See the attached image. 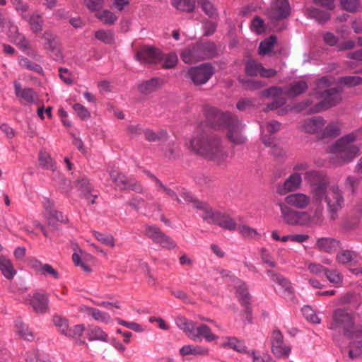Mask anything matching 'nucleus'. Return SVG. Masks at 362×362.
Masks as SVG:
<instances>
[{"mask_svg":"<svg viewBox=\"0 0 362 362\" xmlns=\"http://www.w3.org/2000/svg\"><path fill=\"white\" fill-rule=\"evenodd\" d=\"M74 248V252L72 255V260L74 264L77 267H80L84 272H91V262H93V257L91 255L86 253L82 251L80 248L76 246Z\"/></svg>","mask_w":362,"mask_h":362,"instance_id":"obj_19","label":"nucleus"},{"mask_svg":"<svg viewBox=\"0 0 362 362\" xmlns=\"http://www.w3.org/2000/svg\"><path fill=\"white\" fill-rule=\"evenodd\" d=\"M19 64L24 69L33 70L36 72H40L42 71V67L40 65L32 62L25 57H21L19 59Z\"/></svg>","mask_w":362,"mask_h":362,"instance_id":"obj_58","label":"nucleus"},{"mask_svg":"<svg viewBox=\"0 0 362 362\" xmlns=\"http://www.w3.org/2000/svg\"><path fill=\"white\" fill-rule=\"evenodd\" d=\"M16 95L20 98V101L23 105L34 103L36 98V93L31 88H22L19 82H14Z\"/></svg>","mask_w":362,"mask_h":362,"instance_id":"obj_24","label":"nucleus"},{"mask_svg":"<svg viewBox=\"0 0 362 362\" xmlns=\"http://www.w3.org/2000/svg\"><path fill=\"white\" fill-rule=\"evenodd\" d=\"M214 74L213 67L204 64L199 66L192 67L188 71V75L192 81L197 85L206 83Z\"/></svg>","mask_w":362,"mask_h":362,"instance_id":"obj_10","label":"nucleus"},{"mask_svg":"<svg viewBox=\"0 0 362 362\" xmlns=\"http://www.w3.org/2000/svg\"><path fill=\"white\" fill-rule=\"evenodd\" d=\"M341 133L340 124L337 122H332L328 124L322 129L320 133V139L334 138L339 136Z\"/></svg>","mask_w":362,"mask_h":362,"instance_id":"obj_35","label":"nucleus"},{"mask_svg":"<svg viewBox=\"0 0 362 362\" xmlns=\"http://www.w3.org/2000/svg\"><path fill=\"white\" fill-rule=\"evenodd\" d=\"M163 81L158 78H152L146 81L139 85V90L141 93L145 94L151 93L162 86Z\"/></svg>","mask_w":362,"mask_h":362,"instance_id":"obj_41","label":"nucleus"},{"mask_svg":"<svg viewBox=\"0 0 362 362\" xmlns=\"http://www.w3.org/2000/svg\"><path fill=\"white\" fill-rule=\"evenodd\" d=\"M10 37H11L12 41L19 47V48L22 49L23 50H26L30 49V42L26 37L19 33L18 32L17 28L16 26H13L10 29Z\"/></svg>","mask_w":362,"mask_h":362,"instance_id":"obj_33","label":"nucleus"},{"mask_svg":"<svg viewBox=\"0 0 362 362\" xmlns=\"http://www.w3.org/2000/svg\"><path fill=\"white\" fill-rule=\"evenodd\" d=\"M302 313L308 321L315 324L320 323V318L317 317L311 307L308 305L304 306L302 308Z\"/></svg>","mask_w":362,"mask_h":362,"instance_id":"obj_56","label":"nucleus"},{"mask_svg":"<svg viewBox=\"0 0 362 362\" xmlns=\"http://www.w3.org/2000/svg\"><path fill=\"white\" fill-rule=\"evenodd\" d=\"M44 40L43 46L49 54L56 60L62 58V53L57 41L54 35L49 32H45L42 35Z\"/></svg>","mask_w":362,"mask_h":362,"instance_id":"obj_20","label":"nucleus"},{"mask_svg":"<svg viewBox=\"0 0 362 362\" xmlns=\"http://www.w3.org/2000/svg\"><path fill=\"white\" fill-rule=\"evenodd\" d=\"M28 264L30 267L37 274L51 276L55 279L59 278V272L49 264H42L40 261L34 258L30 259Z\"/></svg>","mask_w":362,"mask_h":362,"instance_id":"obj_18","label":"nucleus"},{"mask_svg":"<svg viewBox=\"0 0 362 362\" xmlns=\"http://www.w3.org/2000/svg\"><path fill=\"white\" fill-rule=\"evenodd\" d=\"M145 234L155 243L160 244L163 247L174 248L176 247L175 243L170 238L163 233L156 226H146Z\"/></svg>","mask_w":362,"mask_h":362,"instance_id":"obj_12","label":"nucleus"},{"mask_svg":"<svg viewBox=\"0 0 362 362\" xmlns=\"http://www.w3.org/2000/svg\"><path fill=\"white\" fill-rule=\"evenodd\" d=\"M163 59V66L165 69L173 68L177 62V57L175 54L170 53L162 57Z\"/></svg>","mask_w":362,"mask_h":362,"instance_id":"obj_60","label":"nucleus"},{"mask_svg":"<svg viewBox=\"0 0 362 362\" xmlns=\"http://www.w3.org/2000/svg\"><path fill=\"white\" fill-rule=\"evenodd\" d=\"M90 317L95 321L101 323L108 324L112 321L111 317L107 313L101 311L95 308L90 313Z\"/></svg>","mask_w":362,"mask_h":362,"instance_id":"obj_49","label":"nucleus"},{"mask_svg":"<svg viewBox=\"0 0 362 362\" xmlns=\"http://www.w3.org/2000/svg\"><path fill=\"white\" fill-rule=\"evenodd\" d=\"M293 170H294V173H300V172H305V180L310 183L311 187L314 183L317 182L323 177L326 176L320 171L315 170H308V164L303 161L297 162L293 165Z\"/></svg>","mask_w":362,"mask_h":362,"instance_id":"obj_16","label":"nucleus"},{"mask_svg":"<svg viewBox=\"0 0 362 362\" xmlns=\"http://www.w3.org/2000/svg\"><path fill=\"white\" fill-rule=\"evenodd\" d=\"M16 11L25 20L30 16L28 15L29 6L23 1V0H11Z\"/></svg>","mask_w":362,"mask_h":362,"instance_id":"obj_48","label":"nucleus"},{"mask_svg":"<svg viewBox=\"0 0 362 362\" xmlns=\"http://www.w3.org/2000/svg\"><path fill=\"white\" fill-rule=\"evenodd\" d=\"M349 355L351 358L362 355V328L357 329L355 338L349 342Z\"/></svg>","mask_w":362,"mask_h":362,"instance_id":"obj_26","label":"nucleus"},{"mask_svg":"<svg viewBox=\"0 0 362 362\" xmlns=\"http://www.w3.org/2000/svg\"><path fill=\"white\" fill-rule=\"evenodd\" d=\"M216 119L219 123L216 127H225L227 129V136L232 143L241 144L245 141V138L240 132V123L235 116L228 112L217 113Z\"/></svg>","mask_w":362,"mask_h":362,"instance_id":"obj_7","label":"nucleus"},{"mask_svg":"<svg viewBox=\"0 0 362 362\" xmlns=\"http://www.w3.org/2000/svg\"><path fill=\"white\" fill-rule=\"evenodd\" d=\"M325 122L321 117H313L305 119L301 125L303 132L315 134L316 137L320 139V133L324 127Z\"/></svg>","mask_w":362,"mask_h":362,"instance_id":"obj_17","label":"nucleus"},{"mask_svg":"<svg viewBox=\"0 0 362 362\" xmlns=\"http://www.w3.org/2000/svg\"><path fill=\"white\" fill-rule=\"evenodd\" d=\"M290 14V6L287 0H273L267 11L269 18L280 20L288 17Z\"/></svg>","mask_w":362,"mask_h":362,"instance_id":"obj_13","label":"nucleus"},{"mask_svg":"<svg viewBox=\"0 0 362 362\" xmlns=\"http://www.w3.org/2000/svg\"><path fill=\"white\" fill-rule=\"evenodd\" d=\"M267 274L274 282L278 284L284 289V292L288 295L293 293V288L290 281L281 274L275 273L274 271L268 270Z\"/></svg>","mask_w":362,"mask_h":362,"instance_id":"obj_31","label":"nucleus"},{"mask_svg":"<svg viewBox=\"0 0 362 362\" xmlns=\"http://www.w3.org/2000/svg\"><path fill=\"white\" fill-rule=\"evenodd\" d=\"M28 300L35 313L43 314L49 310L48 298L45 294L35 293Z\"/></svg>","mask_w":362,"mask_h":362,"instance_id":"obj_23","label":"nucleus"},{"mask_svg":"<svg viewBox=\"0 0 362 362\" xmlns=\"http://www.w3.org/2000/svg\"><path fill=\"white\" fill-rule=\"evenodd\" d=\"M355 255L353 251L344 250L339 252L336 257L337 262L340 264H347L351 262Z\"/></svg>","mask_w":362,"mask_h":362,"instance_id":"obj_53","label":"nucleus"},{"mask_svg":"<svg viewBox=\"0 0 362 362\" xmlns=\"http://www.w3.org/2000/svg\"><path fill=\"white\" fill-rule=\"evenodd\" d=\"M194 206L199 211V216L206 222L216 224L230 231L236 230L237 224L229 215L213 211L206 203L197 202Z\"/></svg>","mask_w":362,"mask_h":362,"instance_id":"obj_6","label":"nucleus"},{"mask_svg":"<svg viewBox=\"0 0 362 362\" xmlns=\"http://www.w3.org/2000/svg\"><path fill=\"white\" fill-rule=\"evenodd\" d=\"M110 176L116 186L121 189H136L134 185L132 183V182L129 181L124 175L113 171L110 173Z\"/></svg>","mask_w":362,"mask_h":362,"instance_id":"obj_38","label":"nucleus"},{"mask_svg":"<svg viewBox=\"0 0 362 362\" xmlns=\"http://www.w3.org/2000/svg\"><path fill=\"white\" fill-rule=\"evenodd\" d=\"M38 161L39 165L45 169L55 170V163L52 158H51L50 155L45 152V151H41L39 154L38 157Z\"/></svg>","mask_w":362,"mask_h":362,"instance_id":"obj_45","label":"nucleus"},{"mask_svg":"<svg viewBox=\"0 0 362 362\" xmlns=\"http://www.w3.org/2000/svg\"><path fill=\"white\" fill-rule=\"evenodd\" d=\"M87 337L89 341L109 342L108 334L98 326L90 327L87 331Z\"/></svg>","mask_w":362,"mask_h":362,"instance_id":"obj_32","label":"nucleus"},{"mask_svg":"<svg viewBox=\"0 0 362 362\" xmlns=\"http://www.w3.org/2000/svg\"><path fill=\"white\" fill-rule=\"evenodd\" d=\"M332 329H341L349 343L354 340L359 327H355L352 315L342 309H337L333 313V320L329 325Z\"/></svg>","mask_w":362,"mask_h":362,"instance_id":"obj_8","label":"nucleus"},{"mask_svg":"<svg viewBox=\"0 0 362 362\" xmlns=\"http://www.w3.org/2000/svg\"><path fill=\"white\" fill-rule=\"evenodd\" d=\"M26 360L28 362H56L54 358H51L48 354L45 353L39 354L35 359L30 358L28 356Z\"/></svg>","mask_w":362,"mask_h":362,"instance_id":"obj_64","label":"nucleus"},{"mask_svg":"<svg viewBox=\"0 0 362 362\" xmlns=\"http://www.w3.org/2000/svg\"><path fill=\"white\" fill-rule=\"evenodd\" d=\"M25 21L28 23L31 31L35 34L41 33L44 24V19L41 14L34 13Z\"/></svg>","mask_w":362,"mask_h":362,"instance_id":"obj_37","label":"nucleus"},{"mask_svg":"<svg viewBox=\"0 0 362 362\" xmlns=\"http://www.w3.org/2000/svg\"><path fill=\"white\" fill-rule=\"evenodd\" d=\"M151 177L155 180L156 184L158 188V189L160 192H164L167 196H168L169 197H170L173 199L177 200V202L180 201L179 199L177 198L176 194L175 193V192H173L171 189L165 187L162 184V182L159 180H158L156 177H154L153 175H151Z\"/></svg>","mask_w":362,"mask_h":362,"instance_id":"obj_59","label":"nucleus"},{"mask_svg":"<svg viewBox=\"0 0 362 362\" xmlns=\"http://www.w3.org/2000/svg\"><path fill=\"white\" fill-rule=\"evenodd\" d=\"M177 326L191 339L193 338L196 329V325L194 322L187 320L186 317L180 316L175 320Z\"/></svg>","mask_w":362,"mask_h":362,"instance_id":"obj_30","label":"nucleus"},{"mask_svg":"<svg viewBox=\"0 0 362 362\" xmlns=\"http://www.w3.org/2000/svg\"><path fill=\"white\" fill-rule=\"evenodd\" d=\"M334 83V79L330 76L320 78L313 93L305 101L298 104L296 109L315 113L337 105L341 100L339 90L335 88H329Z\"/></svg>","mask_w":362,"mask_h":362,"instance_id":"obj_2","label":"nucleus"},{"mask_svg":"<svg viewBox=\"0 0 362 362\" xmlns=\"http://www.w3.org/2000/svg\"><path fill=\"white\" fill-rule=\"evenodd\" d=\"M272 351L279 358H286L291 352V347L284 343L283 335L279 330H274L272 332Z\"/></svg>","mask_w":362,"mask_h":362,"instance_id":"obj_15","label":"nucleus"},{"mask_svg":"<svg viewBox=\"0 0 362 362\" xmlns=\"http://www.w3.org/2000/svg\"><path fill=\"white\" fill-rule=\"evenodd\" d=\"M214 56V52L205 51V46L197 45L192 49L185 50L181 54V59L185 63L192 64L198 62L200 59L209 58Z\"/></svg>","mask_w":362,"mask_h":362,"instance_id":"obj_11","label":"nucleus"},{"mask_svg":"<svg viewBox=\"0 0 362 362\" xmlns=\"http://www.w3.org/2000/svg\"><path fill=\"white\" fill-rule=\"evenodd\" d=\"M94 237L102 244L107 245L110 247H115V239L111 235L102 234L99 232H93Z\"/></svg>","mask_w":362,"mask_h":362,"instance_id":"obj_52","label":"nucleus"},{"mask_svg":"<svg viewBox=\"0 0 362 362\" xmlns=\"http://www.w3.org/2000/svg\"><path fill=\"white\" fill-rule=\"evenodd\" d=\"M136 59L142 64H156L162 58L159 49L153 47H143L136 54Z\"/></svg>","mask_w":362,"mask_h":362,"instance_id":"obj_14","label":"nucleus"},{"mask_svg":"<svg viewBox=\"0 0 362 362\" xmlns=\"http://www.w3.org/2000/svg\"><path fill=\"white\" fill-rule=\"evenodd\" d=\"M308 15L320 23H324L329 18V15L327 12L320 11L317 8L310 10Z\"/></svg>","mask_w":362,"mask_h":362,"instance_id":"obj_57","label":"nucleus"},{"mask_svg":"<svg viewBox=\"0 0 362 362\" xmlns=\"http://www.w3.org/2000/svg\"><path fill=\"white\" fill-rule=\"evenodd\" d=\"M192 336V340L193 341H199L204 339L206 341L211 342L218 339V337L213 334L211 329L204 324L196 327L194 334Z\"/></svg>","mask_w":362,"mask_h":362,"instance_id":"obj_25","label":"nucleus"},{"mask_svg":"<svg viewBox=\"0 0 362 362\" xmlns=\"http://www.w3.org/2000/svg\"><path fill=\"white\" fill-rule=\"evenodd\" d=\"M179 353L182 356H185L187 355L205 356L209 355V349L206 347L199 345L187 344L183 346L180 349Z\"/></svg>","mask_w":362,"mask_h":362,"instance_id":"obj_28","label":"nucleus"},{"mask_svg":"<svg viewBox=\"0 0 362 362\" xmlns=\"http://www.w3.org/2000/svg\"><path fill=\"white\" fill-rule=\"evenodd\" d=\"M238 233L245 239L258 240L261 238V235L257 230L250 226L242 224L237 226Z\"/></svg>","mask_w":362,"mask_h":362,"instance_id":"obj_39","label":"nucleus"},{"mask_svg":"<svg viewBox=\"0 0 362 362\" xmlns=\"http://www.w3.org/2000/svg\"><path fill=\"white\" fill-rule=\"evenodd\" d=\"M325 275L330 283L333 284L336 286H339L341 285L342 282V276L337 271L327 269Z\"/></svg>","mask_w":362,"mask_h":362,"instance_id":"obj_55","label":"nucleus"},{"mask_svg":"<svg viewBox=\"0 0 362 362\" xmlns=\"http://www.w3.org/2000/svg\"><path fill=\"white\" fill-rule=\"evenodd\" d=\"M247 353L252 357V362H272V358L268 354L260 353L255 351Z\"/></svg>","mask_w":362,"mask_h":362,"instance_id":"obj_54","label":"nucleus"},{"mask_svg":"<svg viewBox=\"0 0 362 362\" xmlns=\"http://www.w3.org/2000/svg\"><path fill=\"white\" fill-rule=\"evenodd\" d=\"M73 109L81 119H86L90 117V112L83 105L76 103L73 105Z\"/></svg>","mask_w":362,"mask_h":362,"instance_id":"obj_61","label":"nucleus"},{"mask_svg":"<svg viewBox=\"0 0 362 362\" xmlns=\"http://www.w3.org/2000/svg\"><path fill=\"white\" fill-rule=\"evenodd\" d=\"M16 331L23 338L28 341L33 339V335L29 328L22 322H17L16 324Z\"/></svg>","mask_w":362,"mask_h":362,"instance_id":"obj_50","label":"nucleus"},{"mask_svg":"<svg viewBox=\"0 0 362 362\" xmlns=\"http://www.w3.org/2000/svg\"><path fill=\"white\" fill-rule=\"evenodd\" d=\"M76 187L88 202L90 204L95 203V199L97 197V195L90 194L92 187L86 178H82L81 180H78Z\"/></svg>","mask_w":362,"mask_h":362,"instance_id":"obj_36","label":"nucleus"},{"mask_svg":"<svg viewBox=\"0 0 362 362\" xmlns=\"http://www.w3.org/2000/svg\"><path fill=\"white\" fill-rule=\"evenodd\" d=\"M173 6L178 10L190 12L195 6V0H173Z\"/></svg>","mask_w":362,"mask_h":362,"instance_id":"obj_46","label":"nucleus"},{"mask_svg":"<svg viewBox=\"0 0 362 362\" xmlns=\"http://www.w3.org/2000/svg\"><path fill=\"white\" fill-rule=\"evenodd\" d=\"M52 322L61 334L76 340V343L79 345L86 344V341L81 339L86 330L85 325L78 324L70 327L68 319L58 315L53 316Z\"/></svg>","mask_w":362,"mask_h":362,"instance_id":"obj_9","label":"nucleus"},{"mask_svg":"<svg viewBox=\"0 0 362 362\" xmlns=\"http://www.w3.org/2000/svg\"><path fill=\"white\" fill-rule=\"evenodd\" d=\"M95 37L105 44H112L115 41V35L111 30H99L95 33Z\"/></svg>","mask_w":362,"mask_h":362,"instance_id":"obj_47","label":"nucleus"},{"mask_svg":"<svg viewBox=\"0 0 362 362\" xmlns=\"http://www.w3.org/2000/svg\"><path fill=\"white\" fill-rule=\"evenodd\" d=\"M95 17L105 25H113L118 18L114 13L107 9L98 12Z\"/></svg>","mask_w":362,"mask_h":362,"instance_id":"obj_43","label":"nucleus"},{"mask_svg":"<svg viewBox=\"0 0 362 362\" xmlns=\"http://www.w3.org/2000/svg\"><path fill=\"white\" fill-rule=\"evenodd\" d=\"M302 177L300 173H293L284 181L282 185L279 186L277 192L281 195L293 192L300 187Z\"/></svg>","mask_w":362,"mask_h":362,"instance_id":"obj_21","label":"nucleus"},{"mask_svg":"<svg viewBox=\"0 0 362 362\" xmlns=\"http://www.w3.org/2000/svg\"><path fill=\"white\" fill-rule=\"evenodd\" d=\"M197 3L202 7V11L210 18L216 16V9L209 0H197Z\"/></svg>","mask_w":362,"mask_h":362,"instance_id":"obj_51","label":"nucleus"},{"mask_svg":"<svg viewBox=\"0 0 362 362\" xmlns=\"http://www.w3.org/2000/svg\"><path fill=\"white\" fill-rule=\"evenodd\" d=\"M245 71L247 75L257 76L260 75L262 77L270 78L276 74V70L273 69H266L261 64L256 62L254 60H248L245 65Z\"/></svg>","mask_w":362,"mask_h":362,"instance_id":"obj_22","label":"nucleus"},{"mask_svg":"<svg viewBox=\"0 0 362 362\" xmlns=\"http://www.w3.org/2000/svg\"><path fill=\"white\" fill-rule=\"evenodd\" d=\"M339 241L330 238H319L316 243V247L320 250L326 252H332L339 247Z\"/></svg>","mask_w":362,"mask_h":362,"instance_id":"obj_34","label":"nucleus"},{"mask_svg":"<svg viewBox=\"0 0 362 362\" xmlns=\"http://www.w3.org/2000/svg\"><path fill=\"white\" fill-rule=\"evenodd\" d=\"M341 5L344 9L350 12L356 11L359 7L358 0H341Z\"/></svg>","mask_w":362,"mask_h":362,"instance_id":"obj_62","label":"nucleus"},{"mask_svg":"<svg viewBox=\"0 0 362 362\" xmlns=\"http://www.w3.org/2000/svg\"><path fill=\"white\" fill-rule=\"evenodd\" d=\"M328 152L331 154L330 162L336 166L352 161L361 153L356 134L351 133L341 137L329 146Z\"/></svg>","mask_w":362,"mask_h":362,"instance_id":"obj_4","label":"nucleus"},{"mask_svg":"<svg viewBox=\"0 0 362 362\" xmlns=\"http://www.w3.org/2000/svg\"><path fill=\"white\" fill-rule=\"evenodd\" d=\"M0 270L8 279H13L16 273L11 260L4 256H0Z\"/></svg>","mask_w":362,"mask_h":362,"instance_id":"obj_40","label":"nucleus"},{"mask_svg":"<svg viewBox=\"0 0 362 362\" xmlns=\"http://www.w3.org/2000/svg\"><path fill=\"white\" fill-rule=\"evenodd\" d=\"M229 281H231L230 286H233L236 289V293L242 303L245 305L247 304L249 300V294L245 284L238 278L232 276H229Z\"/></svg>","mask_w":362,"mask_h":362,"instance_id":"obj_27","label":"nucleus"},{"mask_svg":"<svg viewBox=\"0 0 362 362\" xmlns=\"http://www.w3.org/2000/svg\"><path fill=\"white\" fill-rule=\"evenodd\" d=\"M308 88L307 83L304 81H298L291 84L286 91L288 96L294 97L305 92Z\"/></svg>","mask_w":362,"mask_h":362,"instance_id":"obj_42","label":"nucleus"},{"mask_svg":"<svg viewBox=\"0 0 362 362\" xmlns=\"http://www.w3.org/2000/svg\"><path fill=\"white\" fill-rule=\"evenodd\" d=\"M310 204V197L303 193H293L285 197V203H279L281 217L291 226L313 227L322 222V209H317L313 215L308 211H299L290 206L298 209H304Z\"/></svg>","mask_w":362,"mask_h":362,"instance_id":"obj_1","label":"nucleus"},{"mask_svg":"<svg viewBox=\"0 0 362 362\" xmlns=\"http://www.w3.org/2000/svg\"><path fill=\"white\" fill-rule=\"evenodd\" d=\"M276 38L275 36H270L269 37L263 40L259 47V54L260 55L269 54L273 49Z\"/></svg>","mask_w":362,"mask_h":362,"instance_id":"obj_44","label":"nucleus"},{"mask_svg":"<svg viewBox=\"0 0 362 362\" xmlns=\"http://www.w3.org/2000/svg\"><path fill=\"white\" fill-rule=\"evenodd\" d=\"M329 184L328 177H323L312 185L310 193L315 201L321 202L322 199L325 201L330 218L335 220L338 212L344 206V199L339 187L332 186L328 189Z\"/></svg>","mask_w":362,"mask_h":362,"instance_id":"obj_3","label":"nucleus"},{"mask_svg":"<svg viewBox=\"0 0 362 362\" xmlns=\"http://www.w3.org/2000/svg\"><path fill=\"white\" fill-rule=\"evenodd\" d=\"M189 148L197 154L218 165L224 164L228 159V153L218 139H205L197 136L191 139Z\"/></svg>","mask_w":362,"mask_h":362,"instance_id":"obj_5","label":"nucleus"},{"mask_svg":"<svg viewBox=\"0 0 362 362\" xmlns=\"http://www.w3.org/2000/svg\"><path fill=\"white\" fill-rule=\"evenodd\" d=\"M220 346L223 348H230L240 353H246V347L242 341L234 337H225L222 339Z\"/></svg>","mask_w":362,"mask_h":362,"instance_id":"obj_29","label":"nucleus"},{"mask_svg":"<svg viewBox=\"0 0 362 362\" xmlns=\"http://www.w3.org/2000/svg\"><path fill=\"white\" fill-rule=\"evenodd\" d=\"M308 269L311 274L317 276H320L322 274H325L327 271L326 268L317 263H309L308 264Z\"/></svg>","mask_w":362,"mask_h":362,"instance_id":"obj_63","label":"nucleus"}]
</instances>
